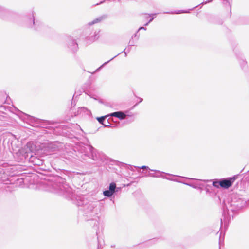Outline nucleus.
<instances>
[{
	"instance_id": "nucleus-9",
	"label": "nucleus",
	"mask_w": 249,
	"mask_h": 249,
	"mask_svg": "<svg viewBox=\"0 0 249 249\" xmlns=\"http://www.w3.org/2000/svg\"><path fill=\"white\" fill-rule=\"evenodd\" d=\"M148 176H150V177H159V176H158V175H155L153 173H149Z\"/></svg>"
},
{
	"instance_id": "nucleus-1",
	"label": "nucleus",
	"mask_w": 249,
	"mask_h": 249,
	"mask_svg": "<svg viewBox=\"0 0 249 249\" xmlns=\"http://www.w3.org/2000/svg\"><path fill=\"white\" fill-rule=\"evenodd\" d=\"M231 179H223L220 181V186L224 188H228L231 186L233 181Z\"/></svg>"
},
{
	"instance_id": "nucleus-4",
	"label": "nucleus",
	"mask_w": 249,
	"mask_h": 249,
	"mask_svg": "<svg viewBox=\"0 0 249 249\" xmlns=\"http://www.w3.org/2000/svg\"><path fill=\"white\" fill-rule=\"evenodd\" d=\"M115 188H116L115 184L114 183H111V184H110V185L109 187V190L114 193Z\"/></svg>"
},
{
	"instance_id": "nucleus-2",
	"label": "nucleus",
	"mask_w": 249,
	"mask_h": 249,
	"mask_svg": "<svg viewBox=\"0 0 249 249\" xmlns=\"http://www.w3.org/2000/svg\"><path fill=\"white\" fill-rule=\"evenodd\" d=\"M109 115L111 116L116 117L120 119H124L126 117V115L121 111L113 112L111 113Z\"/></svg>"
},
{
	"instance_id": "nucleus-13",
	"label": "nucleus",
	"mask_w": 249,
	"mask_h": 249,
	"mask_svg": "<svg viewBox=\"0 0 249 249\" xmlns=\"http://www.w3.org/2000/svg\"><path fill=\"white\" fill-rule=\"evenodd\" d=\"M155 172L156 173H160V171H159V170H155Z\"/></svg>"
},
{
	"instance_id": "nucleus-12",
	"label": "nucleus",
	"mask_w": 249,
	"mask_h": 249,
	"mask_svg": "<svg viewBox=\"0 0 249 249\" xmlns=\"http://www.w3.org/2000/svg\"><path fill=\"white\" fill-rule=\"evenodd\" d=\"M142 29L145 30V29L144 27H140L139 30H142Z\"/></svg>"
},
{
	"instance_id": "nucleus-11",
	"label": "nucleus",
	"mask_w": 249,
	"mask_h": 249,
	"mask_svg": "<svg viewBox=\"0 0 249 249\" xmlns=\"http://www.w3.org/2000/svg\"><path fill=\"white\" fill-rule=\"evenodd\" d=\"M184 12L183 11H178V12H175L174 13L175 14H179V13H184Z\"/></svg>"
},
{
	"instance_id": "nucleus-3",
	"label": "nucleus",
	"mask_w": 249,
	"mask_h": 249,
	"mask_svg": "<svg viewBox=\"0 0 249 249\" xmlns=\"http://www.w3.org/2000/svg\"><path fill=\"white\" fill-rule=\"evenodd\" d=\"M113 193H114L113 192L109 190L105 191L103 192L104 195L108 197L111 196L113 194Z\"/></svg>"
},
{
	"instance_id": "nucleus-10",
	"label": "nucleus",
	"mask_w": 249,
	"mask_h": 249,
	"mask_svg": "<svg viewBox=\"0 0 249 249\" xmlns=\"http://www.w3.org/2000/svg\"><path fill=\"white\" fill-rule=\"evenodd\" d=\"M140 168L142 169H148V167L146 166H142Z\"/></svg>"
},
{
	"instance_id": "nucleus-7",
	"label": "nucleus",
	"mask_w": 249,
	"mask_h": 249,
	"mask_svg": "<svg viewBox=\"0 0 249 249\" xmlns=\"http://www.w3.org/2000/svg\"><path fill=\"white\" fill-rule=\"evenodd\" d=\"M213 185L216 187H219L220 186V181H215L213 182Z\"/></svg>"
},
{
	"instance_id": "nucleus-8",
	"label": "nucleus",
	"mask_w": 249,
	"mask_h": 249,
	"mask_svg": "<svg viewBox=\"0 0 249 249\" xmlns=\"http://www.w3.org/2000/svg\"><path fill=\"white\" fill-rule=\"evenodd\" d=\"M156 14H153L152 15V18L150 19L148 23L145 24V25H147L149 22H150L152 20L154 19V18L156 17Z\"/></svg>"
},
{
	"instance_id": "nucleus-15",
	"label": "nucleus",
	"mask_w": 249,
	"mask_h": 249,
	"mask_svg": "<svg viewBox=\"0 0 249 249\" xmlns=\"http://www.w3.org/2000/svg\"><path fill=\"white\" fill-rule=\"evenodd\" d=\"M211 1H212V0H209V1H206V2H205V3L209 2H211Z\"/></svg>"
},
{
	"instance_id": "nucleus-6",
	"label": "nucleus",
	"mask_w": 249,
	"mask_h": 249,
	"mask_svg": "<svg viewBox=\"0 0 249 249\" xmlns=\"http://www.w3.org/2000/svg\"><path fill=\"white\" fill-rule=\"evenodd\" d=\"M101 18H96L95 19H94L93 21H92L91 22H90L89 23V25H92V24H94L95 23H97L98 22H99V21H101Z\"/></svg>"
},
{
	"instance_id": "nucleus-17",
	"label": "nucleus",
	"mask_w": 249,
	"mask_h": 249,
	"mask_svg": "<svg viewBox=\"0 0 249 249\" xmlns=\"http://www.w3.org/2000/svg\"><path fill=\"white\" fill-rule=\"evenodd\" d=\"M112 59H110L108 61H111Z\"/></svg>"
},
{
	"instance_id": "nucleus-5",
	"label": "nucleus",
	"mask_w": 249,
	"mask_h": 249,
	"mask_svg": "<svg viewBox=\"0 0 249 249\" xmlns=\"http://www.w3.org/2000/svg\"><path fill=\"white\" fill-rule=\"evenodd\" d=\"M105 117H104V116H102V117H98V118H97V120H98V121H99V123H101L102 124H103L104 125H105L106 126H107L108 125L107 124H103V121L105 120Z\"/></svg>"
},
{
	"instance_id": "nucleus-16",
	"label": "nucleus",
	"mask_w": 249,
	"mask_h": 249,
	"mask_svg": "<svg viewBox=\"0 0 249 249\" xmlns=\"http://www.w3.org/2000/svg\"><path fill=\"white\" fill-rule=\"evenodd\" d=\"M112 59H110L108 61H111Z\"/></svg>"
},
{
	"instance_id": "nucleus-14",
	"label": "nucleus",
	"mask_w": 249,
	"mask_h": 249,
	"mask_svg": "<svg viewBox=\"0 0 249 249\" xmlns=\"http://www.w3.org/2000/svg\"><path fill=\"white\" fill-rule=\"evenodd\" d=\"M108 62H109V61H107V62H105V63H104V64H103V65H102V66H104V65H105L107 64Z\"/></svg>"
}]
</instances>
